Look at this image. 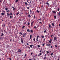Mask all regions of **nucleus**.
<instances>
[{"mask_svg": "<svg viewBox=\"0 0 60 60\" xmlns=\"http://www.w3.org/2000/svg\"><path fill=\"white\" fill-rule=\"evenodd\" d=\"M30 24V22H28V25H29Z\"/></svg>", "mask_w": 60, "mask_h": 60, "instance_id": "nucleus-49", "label": "nucleus"}, {"mask_svg": "<svg viewBox=\"0 0 60 60\" xmlns=\"http://www.w3.org/2000/svg\"><path fill=\"white\" fill-rule=\"evenodd\" d=\"M52 26H53L54 27V24L53 23H52Z\"/></svg>", "mask_w": 60, "mask_h": 60, "instance_id": "nucleus-17", "label": "nucleus"}, {"mask_svg": "<svg viewBox=\"0 0 60 60\" xmlns=\"http://www.w3.org/2000/svg\"><path fill=\"white\" fill-rule=\"evenodd\" d=\"M46 4H47L49 6V3H48V2H47L46 3Z\"/></svg>", "mask_w": 60, "mask_h": 60, "instance_id": "nucleus-13", "label": "nucleus"}, {"mask_svg": "<svg viewBox=\"0 0 60 60\" xmlns=\"http://www.w3.org/2000/svg\"><path fill=\"white\" fill-rule=\"evenodd\" d=\"M39 36H38L37 37V38H38V37H39Z\"/></svg>", "mask_w": 60, "mask_h": 60, "instance_id": "nucleus-59", "label": "nucleus"}, {"mask_svg": "<svg viewBox=\"0 0 60 60\" xmlns=\"http://www.w3.org/2000/svg\"><path fill=\"white\" fill-rule=\"evenodd\" d=\"M32 37V35H30V39H31Z\"/></svg>", "mask_w": 60, "mask_h": 60, "instance_id": "nucleus-5", "label": "nucleus"}, {"mask_svg": "<svg viewBox=\"0 0 60 60\" xmlns=\"http://www.w3.org/2000/svg\"><path fill=\"white\" fill-rule=\"evenodd\" d=\"M22 51L20 49H19L18 50V52H21Z\"/></svg>", "mask_w": 60, "mask_h": 60, "instance_id": "nucleus-2", "label": "nucleus"}, {"mask_svg": "<svg viewBox=\"0 0 60 60\" xmlns=\"http://www.w3.org/2000/svg\"><path fill=\"white\" fill-rule=\"evenodd\" d=\"M9 59L10 60H11V58H9Z\"/></svg>", "mask_w": 60, "mask_h": 60, "instance_id": "nucleus-43", "label": "nucleus"}, {"mask_svg": "<svg viewBox=\"0 0 60 60\" xmlns=\"http://www.w3.org/2000/svg\"><path fill=\"white\" fill-rule=\"evenodd\" d=\"M56 15H55L54 16V18H55V19H56Z\"/></svg>", "mask_w": 60, "mask_h": 60, "instance_id": "nucleus-19", "label": "nucleus"}, {"mask_svg": "<svg viewBox=\"0 0 60 60\" xmlns=\"http://www.w3.org/2000/svg\"><path fill=\"white\" fill-rule=\"evenodd\" d=\"M5 14V13H1V15H4Z\"/></svg>", "mask_w": 60, "mask_h": 60, "instance_id": "nucleus-4", "label": "nucleus"}, {"mask_svg": "<svg viewBox=\"0 0 60 60\" xmlns=\"http://www.w3.org/2000/svg\"><path fill=\"white\" fill-rule=\"evenodd\" d=\"M3 26L4 27V26H5V24H4V25H3Z\"/></svg>", "mask_w": 60, "mask_h": 60, "instance_id": "nucleus-44", "label": "nucleus"}, {"mask_svg": "<svg viewBox=\"0 0 60 60\" xmlns=\"http://www.w3.org/2000/svg\"><path fill=\"white\" fill-rule=\"evenodd\" d=\"M16 8H14L13 9V10L14 11H15V10H16Z\"/></svg>", "mask_w": 60, "mask_h": 60, "instance_id": "nucleus-15", "label": "nucleus"}, {"mask_svg": "<svg viewBox=\"0 0 60 60\" xmlns=\"http://www.w3.org/2000/svg\"><path fill=\"white\" fill-rule=\"evenodd\" d=\"M35 16V14H34V18H36Z\"/></svg>", "mask_w": 60, "mask_h": 60, "instance_id": "nucleus-26", "label": "nucleus"}, {"mask_svg": "<svg viewBox=\"0 0 60 60\" xmlns=\"http://www.w3.org/2000/svg\"><path fill=\"white\" fill-rule=\"evenodd\" d=\"M19 21H21V19H19Z\"/></svg>", "mask_w": 60, "mask_h": 60, "instance_id": "nucleus-57", "label": "nucleus"}, {"mask_svg": "<svg viewBox=\"0 0 60 60\" xmlns=\"http://www.w3.org/2000/svg\"><path fill=\"white\" fill-rule=\"evenodd\" d=\"M30 12H31V13H32V11L31 10H30Z\"/></svg>", "mask_w": 60, "mask_h": 60, "instance_id": "nucleus-53", "label": "nucleus"}, {"mask_svg": "<svg viewBox=\"0 0 60 60\" xmlns=\"http://www.w3.org/2000/svg\"><path fill=\"white\" fill-rule=\"evenodd\" d=\"M36 40H37V41H38V38H37Z\"/></svg>", "mask_w": 60, "mask_h": 60, "instance_id": "nucleus-28", "label": "nucleus"}, {"mask_svg": "<svg viewBox=\"0 0 60 60\" xmlns=\"http://www.w3.org/2000/svg\"><path fill=\"white\" fill-rule=\"evenodd\" d=\"M20 40H21V42L22 43H23V39H22V38H21Z\"/></svg>", "mask_w": 60, "mask_h": 60, "instance_id": "nucleus-1", "label": "nucleus"}, {"mask_svg": "<svg viewBox=\"0 0 60 60\" xmlns=\"http://www.w3.org/2000/svg\"><path fill=\"white\" fill-rule=\"evenodd\" d=\"M48 35H45V37L46 38H47V37H48Z\"/></svg>", "mask_w": 60, "mask_h": 60, "instance_id": "nucleus-37", "label": "nucleus"}, {"mask_svg": "<svg viewBox=\"0 0 60 60\" xmlns=\"http://www.w3.org/2000/svg\"><path fill=\"white\" fill-rule=\"evenodd\" d=\"M46 30H45L44 31V33H46Z\"/></svg>", "mask_w": 60, "mask_h": 60, "instance_id": "nucleus-38", "label": "nucleus"}, {"mask_svg": "<svg viewBox=\"0 0 60 60\" xmlns=\"http://www.w3.org/2000/svg\"><path fill=\"white\" fill-rule=\"evenodd\" d=\"M30 14H29L28 15V17H30Z\"/></svg>", "mask_w": 60, "mask_h": 60, "instance_id": "nucleus-58", "label": "nucleus"}, {"mask_svg": "<svg viewBox=\"0 0 60 60\" xmlns=\"http://www.w3.org/2000/svg\"><path fill=\"white\" fill-rule=\"evenodd\" d=\"M34 22V21H33V22H32L31 23V26H32L33 25V23Z\"/></svg>", "mask_w": 60, "mask_h": 60, "instance_id": "nucleus-3", "label": "nucleus"}, {"mask_svg": "<svg viewBox=\"0 0 60 60\" xmlns=\"http://www.w3.org/2000/svg\"><path fill=\"white\" fill-rule=\"evenodd\" d=\"M52 13H54V14H56V12L54 10L52 11Z\"/></svg>", "mask_w": 60, "mask_h": 60, "instance_id": "nucleus-9", "label": "nucleus"}, {"mask_svg": "<svg viewBox=\"0 0 60 60\" xmlns=\"http://www.w3.org/2000/svg\"><path fill=\"white\" fill-rule=\"evenodd\" d=\"M32 2V1L31 0L30 1V3H31Z\"/></svg>", "mask_w": 60, "mask_h": 60, "instance_id": "nucleus-60", "label": "nucleus"}, {"mask_svg": "<svg viewBox=\"0 0 60 60\" xmlns=\"http://www.w3.org/2000/svg\"><path fill=\"white\" fill-rule=\"evenodd\" d=\"M8 15H11V14H9V13H8Z\"/></svg>", "mask_w": 60, "mask_h": 60, "instance_id": "nucleus-40", "label": "nucleus"}, {"mask_svg": "<svg viewBox=\"0 0 60 60\" xmlns=\"http://www.w3.org/2000/svg\"><path fill=\"white\" fill-rule=\"evenodd\" d=\"M50 44H47V46H50Z\"/></svg>", "mask_w": 60, "mask_h": 60, "instance_id": "nucleus-14", "label": "nucleus"}, {"mask_svg": "<svg viewBox=\"0 0 60 60\" xmlns=\"http://www.w3.org/2000/svg\"><path fill=\"white\" fill-rule=\"evenodd\" d=\"M18 0H16L15 1L16 2V3L17 2H18Z\"/></svg>", "mask_w": 60, "mask_h": 60, "instance_id": "nucleus-42", "label": "nucleus"}, {"mask_svg": "<svg viewBox=\"0 0 60 60\" xmlns=\"http://www.w3.org/2000/svg\"><path fill=\"white\" fill-rule=\"evenodd\" d=\"M46 57H44V59H46Z\"/></svg>", "mask_w": 60, "mask_h": 60, "instance_id": "nucleus-51", "label": "nucleus"}, {"mask_svg": "<svg viewBox=\"0 0 60 60\" xmlns=\"http://www.w3.org/2000/svg\"><path fill=\"white\" fill-rule=\"evenodd\" d=\"M41 37H42V38H44V36L43 35V36H41Z\"/></svg>", "mask_w": 60, "mask_h": 60, "instance_id": "nucleus-30", "label": "nucleus"}, {"mask_svg": "<svg viewBox=\"0 0 60 60\" xmlns=\"http://www.w3.org/2000/svg\"><path fill=\"white\" fill-rule=\"evenodd\" d=\"M3 12H4V13H5V11H3Z\"/></svg>", "mask_w": 60, "mask_h": 60, "instance_id": "nucleus-50", "label": "nucleus"}, {"mask_svg": "<svg viewBox=\"0 0 60 60\" xmlns=\"http://www.w3.org/2000/svg\"><path fill=\"white\" fill-rule=\"evenodd\" d=\"M46 52H47V54L49 53V52H48V51H47Z\"/></svg>", "mask_w": 60, "mask_h": 60, "instance_id": "nucleus-36", "label": "nucleus"}, {"mask_svg": "<svg viewBox=\"0 0 60 60\" xmlns=\"http://www.w3.org/2000/svg\"><path fill=\"white\" fill-rule=\"evenodd\" d=\"M27 2H25V5H27Z\"/></svg>", "mask_w": 60, "mask_h": 60, "instance_id": "nucleus-22", "label": "nucleus"}, {"mask_svg": "<svg viewBox=\"0 0 60 60\" xmlns=\"http://www.w3.org/2000/svg\"><path fill=\"white\" fill-rule=\"evenodd\" d=\"M25 14H26V15H27L28 14V13L27 12H26L25 13Z\"/></svg>", "mask_w": 60, "mask_h": 60, "instance_id": "nucleus-46", "label": "nucleus"}, {"mask_svg": "<svg viewBox=\"0 0 60 60\" xmlns=\"http://www.w3.org/2000/svg\"><path fill=\"white\" fill-rule=\"evenodd\" d=\"M39 24H42V23L41 22H39Z\"/></svg>", "mask_w": 60, "mask_h": 60, "instance_id": "nucleus-27", "label": "nucleus"}, {"mask_svg": "<svg viewBox=\"0 0 60 60\" xmlns=\"http://www.w3.org/2000/svg\"><path fill=\"white\" fill-rule=\"evenodd\" d=\"M22 33H21V32H20V34L21 35H22Z\"/></svg>", "mask_w": 60, "mask_h": 60, "instance_id": "nucleus-29", "label": "nucleus"}, {"mask_svg": "<svg viewBox=\"0 0 60 60\" xmlns=\"http://www.w3.org/2000/svg\"><path fill=\"white\" fill-rule=\"evenodd\" d=\"M29 60H32L31 59H30Z\"/></svg>", "mask_w": 60, "mask_h": 60, "instance_id": "nucleus-64", "label": "nucleus"}, {"mask_svg": "<svg viewBox=\"0 0 60 60\" xmlns=\"http://www.w3.org/2000/svg\"><path fill=\"white\" fill-rule=\"evenodd\" d=\"M25 26H23L22 27V28H25Z\"/></svg>", "mask_w": 60, "mask_h": 60, "instance_id": "nucleus-41", "label": "nucleus"}, {"mask_svg": "<svg viewBox=\"0 0 60 60\" xmlns=\"http://www.w3.org/2000/svg\"><path fill=\"white\" fill-rule=\"evenodd\" d=\"M49 42L50 43H52V42L51 40H50L49 41Z\"/></svg>", "mask_w": 60, "mask_h": 60, "instance_id": "nucleus-32", "label": "nucleus"}, {"mask_svg": "<svg viewBox=\"0 0 60 60\" xmlns=\"http://www.w3.org/2000/svg\"><path fill=\"white\" fill-rule=\"evenodd\" d=\"M36 12H38V13H39V11H38V10H37Z\"/></svg>", "mask_w": 60, "mask_h": 60, "instance_id": "nucleus-23", "label": "nucleus"}, {"mask_svg": "<svg viewBox=\"0 0 60 60\" xmlns=\"http://www.w3.org/2000/svg\"><path fill=\"white\" fill-rule=\"evenodd\" d=\"M42 54L41 53H40V54L38 55V56H40L41 55H42Z\"/></svg>", "mask_w": 60, "mask_h": 60, "instance_id": "nucleus-31", "label": "nucleus"}, {"mask_svg": "<svg viewBox=\"0 0 60 60\" xmlns=\"http://www.w3.org/2000/svg\"><path fill=\"white\" fill-rule=\"evenodd\" d=\"M43 7V5H42L41 6V7L42 8Z\"/></svg>", "mask_w": 60, "mask_h": 60, "instance_id": "nucleus-61", "label": "nucleus"}, {"mask_svg": "<svg viewBox=\"0 0 60 60\" xmlns=\"http://www.w3.org/2000/svg\"><path fill=\"white\" fill-rule=\"evenodd\" d=\"M34 59V60H36V59H35L34 58L33 59Z\"/></svg>", "mask_w": 60, "mask_h": 60, "instance_id": "nucleus-63", "label": "nucleus"}, {"mask_svg": "<svg viewBox=\"0 0 60 60\" xmlns=\"http://www.w3.org/2000/svg\"><path fill=\"white\" fill-rule=\"evenodd\" d=\"M40 53H41V51H40Z\"/></svg>", "mask_w": 60, "mask_h": 60, "instance_id": "nucleus-62", "label": "nucleus"}, {"mask_svg": "<svg viewBox=\"0 0 60 60\" xmlns=\"http://www.w3.org/2000/svg\"><path fill=\"white\" fill-rule=\"evenodd\" d=\"M33 54V53H31V55H32V54Z\"/></svg>", "mask_w": 60, "mask_h": 60, "instance_id": "nucleus-45", "label": "nucleus"}, {"mask_svg": "<svg viewBox=\"0 0 60 60\" xmlns=\"http://www.w3.org/2000/svg\"><path fill=\"white\" fill-rule=\"evenodd\" d=\"M27 9H29V7H27Z\"/></svg>", "mask_w": 60, "mask_h": 60, "instance_id": "nucleus-39", "label": "nucleus"}, {"mask_svg": "<svg viewBox=\"0 0 60 60\" xmlns=\"http://www.w3.org/2000/svg\"><path fill=\"white\" fill-rule=\"evenodd\" d=\"M59 10H60V9H59V8H58V11H59Z\"/></svg>", "mask_w": 60, "mask_h": 60, "instance_id": "nucleus-54", "label": "nucleus"}, {"mask_svg": "<svg viewBox=\"0 0 60 60\" xmlns=\"http://www.w3.org/2000/svg\"><path fill=\"white\" fill-rule=\"evenodd\" d=\"M5 10H6V11H7V12H8V10H8V8H5Z\"/></svg>", "mask_w": 60, "mask_h": 60, "instance_id": "nucleus-10", "label": "nucleus"}, {"mask_svg": "<svg viewBox=\"0 0 60 60\" xmlns=\"http://www.w3.org/2000/svg\"><path fill=\"white\" fill-rule=\"evenodd\" d=\"M49 27L50 28H51V25L50 24L49 25Z\"/></svg>", "mask_w": 60, "mask_h": 60, "instance_id": "nucleus-6", "label": "nucleus"}, {"mask_svg": "<svg viewBox=\"0 0 60 60\" xmlns=\"http://www.w3.org/2000/svg\"><path fill=\"white\" fill-rule=\"evenodd\" d=\"M54 55L53 53H52L51 54V55L52 56V55Z\"/></svg>", "mask_w": 60, "mask_h": 60, "instance_id": "nucleus-18", "label": "nucleus"}, {"mask_svg": "<svg viewBox=\"0 0 60 60\" xmlns=\"http://www.w3.org/2000/svg\"><path fill=\"white\" fill-rule=\"evenodd\" d=\"M34 28H35L36 29L37 27L36 26H34Z\"/></svg>", "mask_w": 60, "mask_h": 60, "instance_id": "nucleus-35", "label": "nucleus"}, {"mask_svg": "<svg viewBox=\"0 0 60 60\" xmlns=\"http://www.w3.org/2000/svg\"><path fill=\"white\" fill-rule=\"evenodd\" d=\"M58 15L59 16H60V12L58 13Z\"/></svg>", "mask_w": 60, "mask_h": 60, "instance_id": "nucleus-11", "label": "nucleus"}, {"mask_svg": "<svg viewBox=\"0 0 60 60\" xmlns=\"http://www.w3.org/2000/svg\"><path fill=\"white\" fill-rule=\"evenodd\" d=\"M55 47L56 48L57 47V46L56 45H55Z\"/></svg>", "mask_w": 60, "mask_h": 60, "instance_id": "nucleus-25", "label": "nucleus"}, {"mask_svg": "<svg viewBox=\"0 0 60 60\" xmlns=\"http://www.w3.org/2000/svg\"><path fill=\"white\" fill-rule=\"evenodd\" d=\"M26 55H27L26 54H25V56L26 58Z\"/></svg>", "mask_w": 60, "mask_h": 60, "instance_id": "nucleus-20", "label": "nucleus"}, {"mask_svg": "<svg viewBox=\"0 0 60 60\" xmlns=\"http://www.w3.org/2000/svg\"><path fill=\"white\" fill-rule=\"evenodd\" d=\"M53 35H51V37H53Z\"/></svg>", "mask_w": 60, "mask_h": 60, "instance_id": "nucleus-52", "label": "nucleus"}, {"mask_svg": "<svg viewBox=\"0 0 60 60\" xmlns=\"http://www.w3.org/2000/svg\"><path fill=\"white\" fill-rule=\"evenodd\" d=\"M19 11H18L17 12V14H16V15H18V14H19Z\"/></svg>", "mask_w": 60, "mask_h": 60, "instance_id": "nucleus-33", "label": "nucleus"}, {"mask_svg": "<svg viewBox=\"0 0 60 60\" xmlns=\"http://www.w3.org/2000/svg\"><path fill=\"white\" fill-rule=\"evenodd\" d=\"M38 47H40V45H38Z\"/></svg>", "mask_w": 60, "mask_h": 60, "instance_id": "nucleus-56", "label": "nucleus"}, {"mask_svg": "<svg viewBox=\"0 0 60 60\" xmlns=\"http://www.w3.org/2000/svg\"><path fill=\"white\" fill-rule=\"evenodd\" d=\"M56 39V38H55V37H54V41H55Z\"/></svg>", "mask_w": 60, "mask_h": 60, "instance_id": "nucleus-12", "label": "nucleus"}, {"mask_svg": "<svg viewBox=\"0 0 60 60\" xmlns=\"http://www.w3.org/2000/svg\"><path fill=\"white\" fill-rule=\"evenodd\" d=\"M27 32H30V30H29V29H27Z\"/></svg>", "mask_w": 60, "mask_h": 60, "instance_id": "nucleus-8", "label": "nucleus"}, {"mask_svg": "<svg viewBox=\"0 0 60 60\" xmlns=\"http://www.w3.org/2000/svg\"><path fill=\"white\" fill-rule=\"evenodd\" d=\"M2 34V35H4V34H3V33H2V34Z\"/></svg>", "mask_w": 60, "mask_h": 60, "instance_id": "nucleus-55", "label": "nucleus"}, {"mask_svg": "<svg viewBox=\"0 0 60 60\" xmlns=\"http://www.w3.org/2000/svg\"><path fill=\"white\" fill-rule=\"evenodd\" d=\"M10 15H12V13H11V12Z\"/></svg>", "mask_w": 60, "mask_h": 60, "instance_id": "nucleus-47", "label": "nucleus"}, {"mask_svg": "<svg viewBox=\"0 0 60 60\" xmlns=\"http://www.w3.org/2000/svg\"><path fill=\"white\" fill-rule=\"evenodd\" d=\"M13 17V16H10V19H11V18H12Z\"/></svg>", "mask_w": 60, "mask_h": 60, "instance_id": "nucleus-16", "label": "nucleus"}, {"mask_svg": "<svg viewBox=\"0 0 60 60\" xmlns=\"http://www.w3.org/2000/svg\"><path fill=\"white\" fill-rule=\"evenodd\" d=\"M42 45H43V46H44V45H45V44H43Z\"/></svg>", "mask_w": 60, "mask_h": 60, "instance_id": "nucleus-48", "label": "nucleus"}, {"mask_svg": "<svg viewBox=\"0 0 60 60\" xmlns=\"http://www.w3.org/2000/svg\"><path fill=\"white\" fill-rule=\"evenodd\" d=\"M35 38H34V41H35Z\"/></svg>", "mask_w": 60, "mask_h": 60, "instance_id": "nucleus-34", "label": "nucleus"}, {"mask_svg": "<svg viewBox=\"0 0 60 60\" xmlns=\"http://www.w3.org/2000/svg\"><path fill=\"white\" fill-rule=\"evenodd\" d=\"M33 46V45H30V47L31 48H32Z\"/></svg>", "mask_w": 60, "mask_h": 60, "instance_id": "nucleus-24", "label": "nucleus"}, {"mask_svg": "<svg viewBox=\"0 0 60 60\" xmlns=\"http://www.w3.org/2000/svg\"><path fill=\"white\" fill-rule=\"evenodd\" d=\"M30 32L31 33H32L33 32V31L32 30H31Z\"/></svg>", "mask_w": 60, "mask_h": 60, "instance_id": "nucleus-21", "label": "nucleus"}, {"mask_svg": "<svg viewBox=\"0 0 60 60\" xmlns=\"http://www.w3.org/2000/svg\"><path fill=\"white\" fill-rule=\"evenodd\" d=\"M26 34V33H25L24 34H23V37L24 38L25 37V35Z\"/></svg>", "mask_w": 60, "mask_h": 60, "instance_id": "nucleus-7", "label": "nucleus"}]
</instances>
